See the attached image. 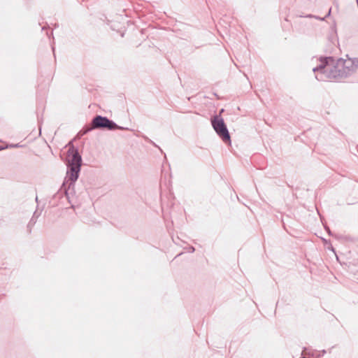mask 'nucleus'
<instances>
[{"label": "nucleus", "mask_w": 358, "mask_h": 358, "mask_svg": "<svg viewBox=\"0 0 358 358\" xmlns=\"http://www.w3.org/2000/svg\"><path fill=\"white\" fill-rule=\"evenodd\" d=\"M358 69V58L347 59L321 57L320 64L315 67V78L318 80L340 81L354 74Z\"/></svg>", "instance_id": "obj_1"}, {"label": "nucleus", "mask_w": 358, "mask_h": 358, "mask_svg": "<svg viewBox=\"0 0 358 358\" xmlns=\"http://www.w3.org/2000/svg\"><path fill=\"white\" fill-rule=\"evenodd\" d=\"M211 124L217 134L224 142H231L229 133L227 126L224 124L223 119L220 115L213 117L211 120Z\"/></svg>", "instance_id": "obj_2"}, {"label": "nucleus", "mask_w": 358, "mask_h": 358, "mask_svg": "<svg viewBox=\"0 0 358 358\" xmlns=\"http://www.w3.org/2000/svg\"><path fill=\"white\" fill-rule=\"evenodd\" d=\"M93 128H107L113 130L119 128L118 126L113 121L106 117L101 115L96 116L92 120Z\"/></svg>", "instance_id": "obj_3"}, {"label": "nucleus", "mask_w": 358, "mask_h": 358, "mask_svg": "<svg viewBox=\"0 0 358 358\" xmlns=\"http://www.w3.org/2000/svg\"><path fill=\"white\" fill-rule=\"evenodd\" d=\"M68 153L69 168L80 169L82 159L78 152L73 149L69 150Z\"/></svg>", "instance_id": "obj_4"}, {"label": "nucleus", "mask_w": 358, "mask_h": 358, "mask_svg": "<svg viewBox=\"0 0 358 358\" xmlns=\"http://www.w3.org/2000/svg\"><path fill=\"white\" fill-rule=\"evenodd\" d=\"M80 169H74V168H69V170L66 173V176L65 178V181L64 182L63 186L66 185V183L69 182V189L70 186L73 185L74 182L77 180Z\"/></svg>", "instance_id": "obj_5"}, {"label": "nucleus", "mask_w": 358, "mask_h": 358, "mask_svg": "<svg viewBox=\"0 0 358 358\" xmlns=\"http://www.w3.org/2000/svg\"><path fill=\"white\" fill-rule=\"evenodd\" d=\"M331 8H329L328 9V11L326 13V15L322 17L319 15H315V16H314L315 20H319L320 21H324L327 17H329L331 15Z\"/></svg>", "instance_id": "obj_6"}, {"label": "nucleus", "mask_w": 358, "mask_h": 358, "mask_svg": "<svg viewBox=\"0 0 358 358\" xmlns=\"http://www.w3.org/2000/svg\"><path fill=\"white\" fill-rule=\"evenodd\" d=\"M316 210H317V214H318V215H320V217L321 222H322V223L323 224V225H324V227L325 229L327 230V231L328 232V234H329V235H331V230H330L329 227L327 225H326V224L323 222V218L322 217V216H321V215H320V213L319 210H318L317 208H316Z\"/></svg>", "instance_id": "obj_7"}, {"label": "nucleus", "mask_w": 358, "mask_h": 358, "mask_svg": "<svg viewBox=\"0 0 358 358\" xmlns=\"http://www.w3.org/2000/svg\"><path fill=\"white\" fill-rule=\"evenodd\" d=\"M17 147H20V145H19L18 144H15V145H6V147H0V150H3L5 148H17Z\"/></svg>", "instance_id": "obj_8"}, {"label": "nucleus", "mask_w": 358, "mask_h": 358, "mask_svg": "<svg viewBox=\"0 0 358 358\" xmlns=\"http://www.w3.org/2000/svg\"><path fill=\"white\" fill-rule=\"evenodd\" d=\"M322 355H324L326 353V351H325L324 350H323L322 351Z\"/></svg>", "instance_id": "obj_9"}, {"label": "nucleus", "mask_w": 358, "mask_h": 358, "mask_svg": "<svg viewBox=\"0 0 358 358\" xmlns=\"http://www.w3.org/2000/svg\"><path fill=\"white\" fill-rule=\"evenodd\" d=\"M190 250H192V252H193L194 250V248H190Z\"/></svg>", "instance_id": "obj_10"}, {"label": "nucleus", "mask_w": 358, "mask_h": 358, "mask_svg": "<svg viewBox=\"0 0 358 358\" xmlns=\"http://www.w3.org/2000/svg\"><path fill=\"white\" fill-rule=\"evenodd\" d=\"M190 250H192V252H193L194 250V248H190Z\"/></svg>", "instance_id": "obj_11"}, {"label": "nucleus", "mask_w": 358, "mask_h": 358, "mask_svg": "<svg viewBox=\"0 0 358 358\" xmlns=\"http://www.w3.org/2000/svg\"><path fill=\"white\" fill-rule=\"evenodd\" d=\"M67 191H68V190L65 189V193H66V194H67Z\"/></svg>", "instance_id": "obj_12"}, {"label": "nucleus", "mask_w": 358, "mask_h": 358, "mask_svg": "<svg viewBox=\"0 0 358 358\" xmlns=\"http://www.w3.org/2000/svg\"><path fill=\"white\" fill-rule=\"evenodd\" d=\"M357 1L358 2V0H357Z\"/></svg>", "instance_id": "obj_13"}, {"label": "nucleus", "mask_w": 358, "mask_h": 358, "mask_svg": "<svg viewBox=\"0 0 358 358\" xmlns=\"http://www.w3.org/2000/svg\"><path fill=\"white\" fill-rule=\"evenodd\" d=\"M315 358H316V357H315ZM317 358H318V357H317Z\"/></svg>", "instance_id": "obj_14"}]
</instances>
